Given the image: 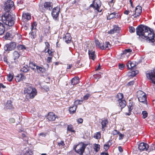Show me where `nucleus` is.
Listing matches in <instances>:
<instances>
[{
    "label": "nucleus",
    "mask_w": 155,
    "mask_h": 155,
    "mask_svg": "<svg viewBox=\"0 0 155 155\" xmlns=\"http://www.w3.org/2000/svg\"><path fill=\"white\" fill-rule=\"evenodd\" d=\"M136 33L141 41L146 40L153 42L154 41V35L152 30L149 27L140 25L136 28Z\"/></svg>",
    "instance_id": "obj_1"
},
{
    "label": "nucleus",
    "mask_w": 155,
    "mask_h": 155,
    "mask_svg": "<svg viewBox=\"0 0 155 155\" xmlns=\"http://www.w3.org/2000/svg\"><path fill=\"white\" fill-rule=\"evenodd\" d=\"M0 20H2V22L6 25L9 26H12L14 23V18L11 15H2Z\"/></svg>",
    "instance_id": "obj_2"
},
{
    "label": "nucleus",
    "mask_w": 155,
    "mask_h": 155,
    "mask_svg": "<svg viewBox=\"0 0 155 155\" xmlns=\"http://www.w3.org/2000/svg\"><path fill=\"white\" fill-rule=\"evenodd\" d=\"M24 92L26 94V98L28 99L33 98L37 93L36 89L31 87L25 89Z\"/></svg>",
    "instance_id": "obj_3"
},
{
    "label": "nucleus",
    "mask_w": 155,
    "mask_h": 155,
    "mask_svg": "<svg viewBox=\"0 0 155 155\" xmlns=\"http://www.w3.org/2000/svg\"><path fill=\"white\" fill-rule=\"evenodd\" d=\"M87 144L82 143H81L77 145L74 148L76 152L81 155H90L89 153L86 154H83L84 150Z\"/></svg>",
    "instance_id": "obj_4"
},
{
    "label": "nucleus",
    "mask_w": 155,
    "mask_h": 155,
    "mask_svg": "<svg viewBox=\"0 0 155 155\" xmlns=\"http://www.w3.org/2000/svg\"><path fill=\"white\" fill-rule=\"evenodd\" d=\"M5 10L6 12H8L10 10H14L15 7L14 2L12 0H8L5 2L4 5Z\"/></svg>",
    "instance_id": "obj_5"
},
{
    "label": "nucleus",
    "mask_w": 155,
    "mask_h": 155,
    "mask_svg": "<svg viewBox=\"0 0 155 155\" xmlns=\"http://www.w3.org/2000/svg\"><path fill=\"white\" fill-rule=\"evenodd\" d=\"M101 6V2L99 0H94L93 3L91 5L90 7H92L97 12H101L102 9L100 10V7Z\"/></svg>",
    "instance_id": "obj_6"
},
{
    "label": "nucleus",
    "mask_w": 155,
    "mask_h": 155,
    "mask_svg": "<svg viewBox=\"0 0 155 155\" xmlns=\"http://www.w3.org/2000/svg\"><path fill=\"white\" fill-rule=\"evenodd\" d=\"M137 97L139 101L141 102H146L147 101L146 94L143 91H137Z\"/></svg>",
    "instance_id": "obj_7"
},
{
    "label": "nucleus",
    "mask_w": 155,
    "mask_h": 155,
    "mask_svg": "<svg viewBox=\"0 0 155 155\" xmlns=\"http://www.w3.org/2000/svg\"><path fill=\"white\" fill-rule=\"evenodd\" d=\"M147 78L150 80L155 84V68L150 71H147L146 73Z\"/></svg>",
    "instance_id": "obj_8"
},
{
    "label": "nucleus",
    "mask_w": 155,
    "mask_h": 155,
    "mask_svg": "<svg viewBox=\"0 0 155 155\" xmlns=\"http://www.w3.org/2000/svg\"><path fill=\"white\" fill-rule=\"evenodd\" d=\"M60 8L59 7H56L54 8L52 12L51 15L53 18L55 20H58V16L60 12Z\"/></svg>",
    "instance_id": "obj_9"
},
{
    "label": "nucleus",
    "mask_w": 155,
    "mask_h": 155,
    "mask_svg": "<svg viewBox=\"0 0 155 155\" xmlns=\"http://www.w3.org/2000/svg\"><path fill=\"white\" fill-rule=\"evenodd\" d=\"M16 46L15 43L12 42L5 45L4 49L5 51H11L14 50Z\"/></svg>",
    "instance_id": "obj_10"
},
{
    "label": "nucleus",
    "mask_w": 155,
    "mask_h": 155,
    "mask_svg": "<svg viewBox=\"0 0 155 155\" xmlns=\"http://www.w3.org/2000/svg\"><path fill=\"white\" fill-rule=\"evenodd\" d=\"M142 12V8L140 6H137L135 8L134 13L130 15L133 16L134 17H137L140 16Z\"/></svg>",
    "instance_id": "obj_11"
},
{
    "label": "nucleus",
    "mask_w": 155,
    "mask_h": 155,
    "mask_svg": "<svg viewBox=\"0 0 155 155\" xmlns=\"http://www.w3.org/2000/svg\"><path fill=\"white\" fill-rule=\"evenodd\" d=\"M148 148V145L146 143H141L138 145V148L140 151H147Z\"/></svg>",
    "instance_id": "obj_12"
},
{
    "label": "nucleus",
    "mask_w": 155,
    "mask_h": 155,
    "mask_svg": "<svg viewBox=\"0 0 155 155\" xmlns=\"http://www.w3.org/2000/svg\"><path fill=\"white\" fill-rule=\"evenodd\" d=\"M71 37L70 33L66 34L65 36L63 38V40L67 44L71 42Z\"/></svg>",
    "instance_id": "obj_13"
},
{
    "label": "nucleus",
    "mask_w": 155,
    "mask_h": 155,
    "mask_svg": "<svg viewBox=\"0 0 155 155\" xmlns=\"http://www.w3.org/2000/svg\"><path fill=\"white\" fill-rule=\"evenodd\" d=\"M31 19V15L28 13H24L22 15V20L24 21H27Z\"/></svg>",
    "instance_id": "obj_14"
},
{
    "label": "nucleus",
    "mask_w": 155,
    "mask_h": 155,
    "mask_svg": "<svg viewBox=\"0 0 155 155\" xmlns=\"http://www.w3.org/2000/svg\"><path fill=\"white\" fill-rule=\"evenodd\" d=\"M120 28L118 26L114 25L113 26V28L112 29L108 31V33L109 34H113L117 32L120 30Z\"/></svg>",
    "instance_id": "obj_15"
},
{
    "label": "nucleus",
    "mask_w": 155,
    "mask_h": 155,
    "mask_svg": "<svg viewBox=\"0 0 155 155\" xmlns=\"http://www.w3.org/2000/svg\"><path fill=\"white\" fill-rule=\"evenodd\" d=\"M37 72L40 74H43L46 71V69L43 66H37L36 67Z\"/></svg>",
    "instance_id": "obj_16"
},
{
    "label": "nucleus",
    "mask_w": 155,
    "mask_h": 155,
    "mask_svg": "<svg viewBox=\"0 0 155 155\" xmlns=\"http://www.w3.org/2000/svg\"><path fill=\"white\" fill-rule=\"evenodd\" d=\"M132 50L130 49H128L125 50L123 54H122L121 56H124V57H127L128 58Z\"/></svg>",
    "instance_id": "obj_17"
},
{
    "label": "nucleus",
    "mask_w": 155,
    "mask_h": 155,
    "mask_svg": "<svg viewBox=\"0 0 155 155\" xmlns=\"http://www.w3.org/2000/svg\"><path fill=\"white\" fill-rule=\"evenodd\" d=\"M25 78L24 76L22 74H18L15 77V79L17 82H19L25 79Z\"/></svg>",
    "instance_id": "obj_18"
},
{
    "label": "nucleus",
    "mask_w": 155,
    "mask_h": 155,
    "mask_svg": "<svg viewBox=\"0 0 155 155\" xmlns=\"http://www.w3.org/2000/svg\"><path fill=\"white\" fill-rule=\"evenodd\" d=\"M56 118L55 115L53 112H50L48 114V119L51 121L54 120Z\"/></svg>",
    "instance_id": "obj_19"
},
{
    "label": "nucleus",
    "mask_w": 155,
    "mask_h": 155,
    "mask_svg": "<svg viewBox=\"0 0 155 155\" xmlns=\"http://www.w3.org/2000/svg\"><path fill=\"white\" fill-rule=\"evenodd\" d=\"M88 54L89 58L94 61L95 58V51L92 50L89 51Z\"/></svg>",
    "instance_id": "obj_20"
},
{
    "label": "nucleus",
    "mask_w": 155,
    "mask_h": 155,
    "mask_svg": "<svg viewBox=\"0 0 155 155\" xmlns=\"http://www.w3.org/2000/svg\"><path fill=\"white\" fill-rule=\"evenodd\" d=\"M79 82V78L78 77H74L71 80V85H74Z\"/></svg>",
    "instance_id": "obj_21"
},
{
    "label": "nucleus",
    "mask_w": 155,
    "mask_h": 155,
    "mask_svg": "<svg viewBox=\"0 0 155 155\" xmlns=\"http://www.w3.org/2000/svg\"><path fill=\"white\" fill-rule=\"evenodd\" d=\"M133 103L130 102L129 103V105H128V112L126 113V114L127 115H130L131 114L132 110L133 109Z\"/></svg>",
    "instance_id": "obj_22"
},
{
    "label": "nucleus",
    "mask_w": 155,
    "mask_h": 155,
    "mask_svg": "<svg viewBox=\"0 0 155 155\" xmlns=\"http://www.w3.org/2000/svg\"><path fill=\"white\" fill-rule=\"evenodd\" d=\"M44 7L46 9L50 10L52 8V4L48 2H45L44 4Z\"/></svg>",
    "instance_id": "obj_23"
},
{
    "label": "nucleus",
    "mask_w": 155,
    "mask_h": 155,
    "mask_svg": "<svg viewBox=\"0 0 155 155\" xmlns=\"http://www.w3.org/2000/svg\"><path fill=\"white\" fill-rule=\"evenodd\" d=\"M118 102L119 106L121 107V109L124 108L126 105V102L124 100H122L120 101H119Z\"/></svg>",
    "instance_id": "obj_24"
},
{
    "label": "nucleus",
    "mask_w": 155,
    "mask_h": 155,
    "mask_svg": "<svg viewBox=\"0 0 155 155\" xmlns=\"http://www.w3.org/2000/svg\"><path fill=\"white\" fill-rule=\"evenodd\" d=\"M138 71L137 70H136L135 71H132L129 72L128 73V75L129 76L133 77L138 74Z\"/></svg>",
    "instance_id": "obj_25"
},
{
    "label": "nucleus",
    "mask_w": 155,
    "mask_h": 155,
    "mask_svg": "<svg viewBox=\"0 0 155 155\" xmlns=\"http://www.w3.org/2000/svg\"><path fill=\"white\" fill-rule=\"evenodd\" d=\"M77 108V106L74 105L70 107L69 110L71 114L74 113L76 111Z\"/></svg>",
    "instance_id": "obj_26"
},
{
    "label": "nucleus",
    "mask_w": 155,
    "mask_h": 155,
    "mask_svg": "<svg viewBox=\"0 0 155 155\" xmlns=\"http://www.w3.org/2000/svg\"><path fill=\"white\" fill-rule=\"evenodd\" d=\"M108 122L107 120H104L102 121L101 123L102 125V130H104V128L106 127Z\"/></svg>",
    "instance_id": "obj_27"
},
{
    "label": "nucleus",
    "mask_w": 155,
    "mask_h": 155,
    "mask_svg": "<svg viewBox=\"0 0 155 155\" xmlns=\"http://www.w3.org/2000/svg\"><path fill=\"white\" fill-rule=\"evenodd\" d=\"M5 31V27L1 23L0 25V35H2Z\"/></svg>",
    "instance_id": "obj_28"
},
{
    "label": "nucleus",
    "mask_w": 155,
    "mask_h": 155,
    "mask_svg": "<svg viewBox=\"0 0 155 155\" xmlns=\"http://www.w3.org/2000/svg\"><path fill=\"white\" fill-rule=\"evenodd\" d=\"M93 148L96 152H98L100 149V145L96 143L93 145Z\"/></svg>",
    "instance_id": "obj_29"
},
{
    "label": "nucleus",
    "mask_w": 155,
    "mask_h": 155,
    "mask_svg": "<svg viewBox=\"0 0 155 155\" xmlns=\"http://www.w3.org/2000/svg\"><path fill=\"white\" fill-rule=\"evenodd\" d=\"M12 106L11 101L10 100H8L6 104V107L8 109H11L12 108Z\"/></svg>",
    "instance_id": "obj_30"
},
{
    "label": "nucleus",
    "mask_w": 155,
    "mask_h": 155,
    "mask_svg": "<svg viewBox=\"0 0 155 155\" xmlns=\"http://www.w3.org/2000/svg\"><path fill=\"white\" fill-rule=\"evenodd\" d=\"M18 49L20 51H24L26 49V47L23 45H19L17 46Z\"/></svg>",
    "instance_id": "obj_31"
},
{
    "label": "nucleus",
    "mask_w": 155,
    "mask_h": 155,
    "mask_svg": "<svg viewBox=\"0 0 155 155\" xmlns=\"http://www.w3.org/2000/svg\"><path fill=\"white\" fill-rule=\"evenodd\" d=\"M123 95L122 93L118 94L117 95V101H120L122 100H124L123 98Z\"/></svg>",
    "instance_id": "obj_32"
},
{
    "label": "nucleus",
    "mask_w": 155,
    "mask_h": 155,
    "mask_svg": "<svg viewBox=\"0 0 155 155\" xmlns=\"http://www.w3.org/2000/svg\"><path fill=\"white\" fill-rule=\"evenodd\" d=\"M44 51L45 53L47 52L48 54H49V56H53V51L51 50H50V48L45 49Z\"/></svg>",
    "instance_id": "obj_33"
},
{
    "label": "nucleus",
    "mask_w": 155,
    "mask_h": 155,
    "mask_svg": "<svg viewBox=\"0 0 155 155\" xmlns=\"http://www.w3.org/2000/svg\"><path fill=\"white\" fill-rule=\"evenodd\" d=\"M21 69L23 72H26L29 70V68L27 65H25L21 68Z\"/></svg>",
    "instance_id": "obj_34"
},
{
    "label": "nucleus",
    "mask_w": 155,
    "mask_h": 155,
    "mask_svg": "<svg viewBox=\"0 0 155 155\" xmlns=\"http://www.w3.org/2000/svg\"><path fill=\"white\" fill-rule=\"evenodd\" d=\"M29 65L30 67L33 70H35V69H36V67L38 66L35 63L33 62L30 63Z\"/></svg>",
    "instance_id": "obj_35"
},
{
    "label": "nucleus",
    "mask_w": 155,
    "mask_h": 155,
    "mask_svg": "<svg viewBox=\"0 0 155 155\" xmlns=\"http://www.w3.org/2000/svg\"><path fill=\"white\" fill-rule=\"evenodd\" d=\"M154 150H155V145L152 144L151 145L150 147H149L147 151L148 152H150Z\"/></svg>",
    "instance_id": "obj_36"
},
{
    "label": "nucleus",
    "mask_w": 155,
    "mask_h": 155,
    "mask_svg": "<svg viewBox=\"0 0 155 155\" xmlns=\"http://www.w3.org/2000/svg\"><path fill=\"white\" fill-rule=\"evenodd\" d=\"M101 134L100 132H97L94 135V137L96 139H100L101 138Z\"/></svg>",
    "instance_id": "obj_37"
},
{
    "label": "nucleus",
    "mask_w": 155,
    "mask_h": 155,
    "mask_svg": "<svg viewBox=\"0 0 155 155\" xmlns=\"http://www.w3.org/2000/svg\"><path fill=\"white\" fill-rule=\"evenodd\" d=\"M115 15V13L113 12L110 14L107 17V19H110L114 18Z\"/></svg>",
    "instance_id": "obj_38"
},
{
    "label": "nucleus",
    "mask_w": 155,
    "mask_h": 155,
    "mask_svg": "<svg viewBox=\"0 0 155 155\" xmlns=\"http://www.w3.org/2000/svg\"><path fill=\"white\" fill-rule=\"evenodd\" d=\"M13 56L14 59L18 58L19 56V54L17 52L15 51L13 53Z\"/></svg>",
    "instance_id": "obj_39"
},
{
    "label": "nucleus",
    "mask_w": 155,
    "mask_h": 155,
    "mask_svg": "<svg viewBox=\"0 0 155 155\" xmlns=\"http://www.w3.org/2000/svg\"><path fill=\"white\" fill-rule=\"evenodd\" d=\"M67 130L71 132H74L75 131L73 130L72 126L71 125L68 126L67 127Z\"/></svg>",
    "instance_id": "obj_40"
},
{
    "label": "nucleus",
    "mask_w": 155,
    "mask_h": 155,
    "mask_svg": "<svg viewBox=\"0 0 155 155\" xmlns=\"http://www.w3.org/2000/svg\"><path fill=\"white\" fill-rule=\"evenodd\" d=\"M13 78V75L11 74H9L7 77V79L9 81H12Z\"/></svg>",
    "instance_id": "obj_41"
},
{
    "label": "nucleus",
    "mask_w": 155,
    "mask_h": 155,
    "mask_svg": "<svg viewBox=\"0 0 155 155\" xmlns=\"http://www.w3.org/2000/svg\"><path fill=\"white\" fill-rule=\"evenodd\" d=\"M104 47L106 49L107 48L108 49H109L111 47L110 43L108 41L106 42L105 43V46Z\"/></svg>",
    "instance_id": "obj_42"
},
{
    "label": "nucleus",
    "mask_w": 155,
    "mask_h": 155,
    "mask_svg": "<svg viewBox=\"0 0 155 155\" xmlns=\"http://www.w3.org/2000/svg\"><path fill=\"white\" fill-rule=\"evenodd\" d=\"M83 102V100H77L74 102L75 104L76 105L81 104Z\"/></svg>",
    "instance_id": "obj_43"
},
{
    "label": "nucleus",
    "mask_w": 155,
    "mask_h": 155,
    "mask_svg": "<svg viewBox=\"0 0 155 155\" xmlns=\"http://www.w3.org/2000/svg\"><path fill=\"white\" fill-rule=\"evenodd\" d=\"M142 114H143V118L144 119L146 118L147 116V113L146 111H143Z\"/></svg>",
    "instance_id": "obj_44"
},
{
    "label": "nucleus",
    "mask_w": 155,
    "mask_h": 155,
    "mask_svg": "<svg viewBox=\"0 0 155 155\" xmlns=\"http://www.w3.org/2000/svg\"><path fill=\"white\" fill-rule=\"evenodd\" d=\"M132 63V62L130 61H129L127 64V68L129 69H131V64Z\"/></svg>",
    "instance_id": "obj_45"
},
{
    "label": "nucleus",
    "mask_w": 155,
    "mask_h": 155,
    "mask_svg": "<svg viewBox=\"0 0 155 155\" xmlns=\"http://www.w3.org/2000/svg\"><path fill=\"white\" fill-rule=\"evenodd\" d=\"M90 96V95L89 94H86L83 97V101L87 100Z\"/></svg>",
    "instance_id": "obj_46"
},
{
    "label": "nucleus",
    "mask_w": 155,
    "mask_h": 155,
    "mask_svg": "<svg viewBox=\"0 0 155 155\" xmlns=\"http://www.w3.org/2000/svg\"><path fill=\"white\" fill-rule=\"evenodd\" d=\"M135 31L134 28L132 26L129 27V31L131 33L134 32Z\"/></svg>",
    "instance_id": "obj_47"
},
{
    "label": "nucleus",
    "mask_w": 155,
    "mask_h": 155,
    "mask_svg": "<svg viewBox=\"0 0 155 155\" xmlns=\"http://www.w3.org/2000/svg\"><path fill=\"white\" fill-rule=\"evenodd\" d=\"M36 23L35 22H34L31 25V30L35 29L36 28Z\"/></svg>",
    "instance_id": "obj_48"
},
{
    "label": "nucleus",
    "mask_w": 155,
    "mask_h": 155,
    "mask_svg": "<svg viewBox=\"0 0 155 155\" xmlns=\"http://www.w3.org/2000/svg\"><path fill=\"white\" fill-rule=\"evenodd\" d=\"M118 134L119 135V137L118 138L119 140H122L123 139L124 137V135L123 134H121L120 132Z\"/></svg>",
    "instance_id": "obj_49"
},
{
    "label": "nucleus",
    "mask_w": 155,
    "mask_h": 155,
    "mask_svg": "<svg viewBox=\"0 0 155 155\" xmlns=\"http://www.w3.org/2000/svg\"><path fill=\"white\" fill-rule=\"evenodd\" d=\"M5 38L6 39H10L11 38V35L10 33L7 32L5 36Z\"/></svg>",
    "instance_id": "obj_50"
},
{
    "label": "nucleus",
    "mask_w": 155,
    "mask_h": 155,
    "mask_svg": "<svg viewBox=\"0 0 155 155\" xmlns=\"http://www.w3.org/2000/svg\"><path fill=\"white\" fill-rule=\"evenodd\" d=\"M118 66L120 69L123 70L124 68L125 65L123 64H119Z\"/></svg>",
    "instance_id": "obj_51"
},
{
    "label": "nucleus",
    "mask_w": 155,
    "mask_h": 155,
    "mask_svg": "<svg viewBox=\"0 0 155 155\" xmlns=\"http://www.w3.org/2000/svg\"><path fill=\"white\" fill-rule=\"evenodd\" d=\"M45 49H48L50 48V45L49 43L48 42H46L45 43Z\"/></svg>",
    "instance_id": "obj_52"
},
{
    "label": "nucleus",
    "mask_w": 155,
    "mask_h": 155,
    "mask_svg": "<svg viewBox=\"0 0 155 155\" xmlns=\"http://www.w3.org/2000/svg\"><path fill=\"white\" fill-rule=\"evenodd\" d=\"M52 56H49L47 58L46 61L48 63H50L51 61L52 57Z\"/></svg>",
    "instance_id": "obj_53"
},
{
    "label": "nucleus",
    "mask_w": 155,
    "mask_h": 155,
    "mask_svg": "<svg viewBox=\"0 0 155 155\" xmlns=\"http://www.w3.org/2000/svg\"><path fill=\"white\" fill-rule=\"evenodd\" d=\"M58 145L59 147H62L64 145V143L63 141H61L60 142L58 143Z\"/></svg>",
    "instance_id": "obj_54"
},
{
    "label": "nucleus",
    "mask_w": 155,
    "mask_h": 155,
    "mask_svg": "<svg viewBox=\"0 0 155 155\" xmlns=\"http://www.w3.org/2000/svg\"><path fill=\"white\" fill-rule=\"evenodd\" d=\"M98 47L102 50H104L105 49V48L104 45L102 43H101L100 45H99V46H98Z\"/></svg>",
    "instance_id": "obj_55"
},
{
    "label": "nucleus",
    "mask_w": 155,
    "mask_h": 155,
    "mask_svg": "<svg viewBox=\"0 0 155 155\" xmlns=\"http://www.w3.org/2000/svg\"><path fill=\"white\" fill-rule=\"evenodd\" d=\"M119 132L116 130H114L112 132V134L114 135H116L118 134Z\"/></svg>",
    "instance_id": "obj_56"
},
{
    "label": "nucleus",
    "mask_w": 155,
    "mask_h": 155,
    "mask_svg": "<svg viewBox=\"0 0 155 155\" xmlns=\"http://www.w3.org/2000/svg\"><path fill=\"white\" fill-rule=\"evenodd\" d=\"M31 38H34L36 36L35 34L33 32L31 34H29Z\"/></svg>",
    "instance_id": "obj_57"
},
{
    "label": "nucleus",
    "mask_w": 155,
    "mask_h": 155,
    "mask_svg": "<svg viewBox=\"0 0 155 155\" xmlns=\"http://www.w3.org/2000/svg\"><path fill=\"white\" fill-rule=\"evenodd\" d=\"M134 84V81H130L129 82V83H128L127 85L128 86H130L131 85H133Z\"/></svg>",
    "instance_id": "obj_58"
},
{
    "label": "nucleus",
    "mask_w": 155,
    "mask_h": 155,
    "mask_svg": "<svg viewBox=\"0 0 155 155\" xmlns=\"http://www.w3.org/2000/svg\"><path fill=\"white\" fill-rule=\"evenodd\" d=\"M109 147L108 144H105L104 145V148L105 150H107L108 149Z\"/></svg>",
    "instance_id": "obj_59"
},
{
    "label": "nucleus",
    "mask_w": 155,
    "mask_h": 155,
    "mask_svg": "<svg viewBox=\"0 0 155 155\" xmlns=\"http://www.w3.org/2000/svg\"><path fill=\"white\" fill-rule=\"evenodd\" d=\"M43 88L46 91H48L49 90V87L47 86H45L43 87Z\"/></svg>",
    "instance_id": "obj_60"
},
{
    "label": "nucleus",
    "mask_w": 155,
    "mask_h": 155,
    "mask_svg": "<svg viewBox=\"0 0 155 155\" xmlns=\"http://www.w3.org/2000/svg\"><path fill=\"white\" fill-rule=\"evenodd\" d=\"M78 123L81 124L83 122V119L81 118H80L77 120Z\"/></svg>",
    "instance_id": "obj_61"
},
{
    "label": "nucleus",
    "mask_w": 155,
    "mask_h": 155,
    "mask_svg": "<svg viewBox=\"0 0 155 155\" xmlns=\"http://www.w3.org/2000/svg\"><path fill=\"white\" fill-rule=\"evenodd\" d=\"M130 12H131V14H132V11H131V10H130V11L127 10H126L125 11H124V14L127 15L129 14L130 13Z\"/></svg>",
    "instance_id": "obj_62"
},
{
    "label": "nucleus",
    "mask_w": 155,
    "mask_h": 155,
    "mask_svg": "<svg viewBox=\"0 0 155 155\" xmlns=\"http://www.w3.org/2000/svg\"><path fill=\"white\" fill-rule=\"evenodd\" d=\"M95 43L96 46L97 47L98 46H99V45H100V44H101L97 40H96L95 41Z\"/></svg>",
    "instance_id": "obj_63"
},
{
    "label": "nucleus",
    "mask_w": 155,
    "mask_h": 155,
    "mask_svg": "<svg viewBox=\"0 0 155 155\" xmlns=\"http://www.w3.org/2000/svg\"><path fill=\"white\" fill-rule=\"evenodd\" d=\"M94 77L96 79H99L101 78V75H99L97 74H95L94 75Z\"/></svg>",
    "instance_id": "obj_64"
}]
</instances>
